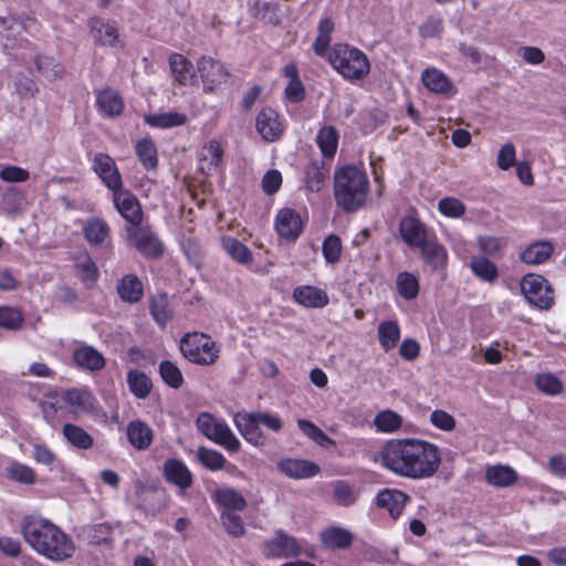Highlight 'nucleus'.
<instances>
[{
  "label": "nucleus",
  "mask_w": 566,
  "mask_h": 566,
  "mask_svg": "<svg viewBox=\"0 0 566 566\" xmlns=\"http://www.w3.org/2000/svg\"><path fill=\"white\" fill-rule=\"evenodd\" d=\"M379 457L389 472L411 480L432 478L441 464L439 448L418 438L390 439L381 447Z\"/></svg>",
  "instance_id": "obj_1"
},
{
  "label": "nucleus",
  "mask_w": 566,
  "mask_h": 566,
  "mask_svg": "<svg viewBox=\"0 0 566 566\" xmlns=\"http://www.w3.org/2000/svg\"><path fill=\"white\" fill-rule=\"evenodd\" d=\"M24 541L39 554L55 562L67 558L71 545L67 535L51 521L28 515L21 524Z\"/></svg>",
  "instance_id": "obj_2"
},
{
  "label": "nucleus",
  "mask_w": 566,
  "mask_h": 566,
  "mask_svg": "<svg viewBox=\"0 0 566 566\" xmlns=\"http://www.w3.org/2000/svg\"><path fill=\"white\" fill-rule=\"evenodd\" d=\"M368 193V179L355 166H346L335 174L334 196L338 207L346 212L361 208Z\"/></svg>",
  "instance_id": "obj_3"
},
{
  "label": "nucleus",
  "mask_w": 566,
  "mask_h": 566,
  "mask_svg": "<svg viewBox=\"0 0 566 566\" xmlns=\"http://www.w3.org/2000/svg\"><path fill=\"white\" fill-rule=\"evenodd\" d=\"M333 67L347 80H360L370 70L364 52L347 44H337L329 54Z\"/></svg>",
  "instance_id": "obj_4"
},
{
  "label": "nucleus",
  "mask_w": 566,
  "mask_h": 566,
  "mask_svg": "<svg viewBox=\"0 0 566 566\" xmlns=\"http://www.w3.org/2000/svg\"><path fill=\"white\" fill-rule=\"evenodd\" d=\"M234 423L242 437L256 447L265 444L261 424L274 432H279L283 426L277 416L268 412H238L234 416Z\"/></svg>",
  "instance_id": "obj_5"
},
{
  "label": "nucleus",
  "mask_w": 566,
  "mask_h": 566,
  "mask_svg": "<svg viewBox=\"0 0 566 566\" xmlns=\"http://www.w3.org/2000/svg\"><path fill=\"white\" fill-rule=\"evenodd\" d=\"M180 350L185 358L198 365H211L219 357V348L210 336L203 333H187L180 340Z\"/></svg>",
  "instance_id": "obj_6"
},
{
  "label": "nucleus",
  "mask_w": 566,
  "mask_h": 566,
  "mask_svg": "<svg viewBox=\"0 0 566 566\" xmlns=\"http://www.w3.org/2000/svg\"><path fill=\"white\" fill-rule=\"evenodd\" d=\"M197 429L209 440L224 447L230 452H237L240 441L229 426L209 412H201L196 420Z\"/></svg>",
  "instance_id": "obj_7"
},
{
  "label": "nucleus",
  "mask_w": 566,
  "mask_h": 566,
  "mask_svg": "<svg viewBox=\"0 0 566 566\" xmlns=\"http://www.w3.org/2000/svg\"><path fill=\"white\" fill-rule=\"evenodd\" d=\"M521 291L527 302L539 310H549L554 305V290L542 275H524L521 281Z\"/></svg>",
  "instance_id": "obj_8"
},
{
  "label": "nucleus",
  "mask_w": 566,
  "mask_h": 566,
  "mask_svg": "<svg viewBox=\"0 0 566 566\" xmlns=\"http://www.w3.org/2000/svg\"><path fill=\"white\" fill-rule=\"evenodd\" d=\"M90 35L96 44L109 48H123L118 24L114 20L92 17L87 21Z\"/></svg>",
  "instance_id": "obj_9"
},
{
  "label": "nucleus",
  "mask_w": 566,
  "mask_h": 566,
  "mask_svg": "<svg viewBox=\"0 0 566 566\" xmlns=\"http://www.w3.org/2000/svg\"><path fill=\"white\" fill-rule=\"evenodd\" d=\"M197 72L199 73L206 92H213L230 77V73L223 64L209 56H202L197 62Z\"/></svg>",
  "instance_id": "obj_10"
},
{
  "label": "nucleus",
  "mask_w": 566,
  "mask_h": 566,
  "mask_svg": "<svg viewBox=\"0 0 566 566\" xmlns=\"http://www.w3.org/2000/svg\"><path fill=\"white\" fill-rule=\"evenodd\" d=\"M127 234L134 247L147 258H158L164 252L163 243L148 228H128Z\"/></svg>",
  "instance_id": "obj_11"
},
{
  "label": "nucleus",
  "mask_w": 566,
  "mask_h": 566,
  "mask_svg": "<svg viewBox=\"0 0 566 566\" xmlns=\"http://www.w3.org/2000/svg\"><path fill=\"white\" fill-rule=\"evenodd\" d=\"M113 200L117 211L135 228L143 221V211L136 196L123 188L113 192Z\"/></svg>",
  "instance_id": "obj_12"
},
{
  "label": "nucleus",
  "mask_w": 566,
  "mask_h": 566,
  "mask_svg": "<svg viewBox=\"0 0 566 566\" xmlns=\"http://www.w3.org/2000/svg\"><path fill=\"white\" fill-rule=\"evenodd\" d=\"M71 391H65L63 396L57 394H49L41 402L44 418L55 426L62 419H65L70 412Z\"/></svg>",
  "instance_id": "obj_13"
},
{
  "label": "nucleus",
  "mask_w": 566,
  "mask_h": 566,
  "mask_svg": "<svg viewBox=\"0 0 566 566\" xmlns=\"http://www.w3.org/2000/svg\"><path fill=\"white\" fill-rule=\"evenodd\" d=\"M301 547L295 537L287 535L282 530L265 544V556L268 557H292L300 554Z\"/></svg>",
  "instance_id": "obj_14"
},
{
  "label": "nucleus",
  "mask_w": 566,
  "mask_h": 566,
  "mask_svg": "<svg viewBox=\"0 0 566 566\" xmlns=\"http://www.w3.org/2000/svg\"><path fill=\"white\" fill-rule=\"evenodd\" d=\"M73 363L85 371L97 373L104 369L106 359L95 347L82 344L73 349Z\"/></svg>",
  "instance_id": "obj_15"
},
{
  "label": "nucleus",
  "mask_w": 566,
  "mask_h": 566,
  "mask_svg": "<svg viewBox=\"0 0 566 566\" xmlns=\"http://www.w3.org/2000/svg\"><path fill=\"white\" fill-rule=\"evenodd\" d=\"M94 169L104 185L113 192L123 187L120 174L112 157L106 154H97L94 159Z\"/></svg>",
  "instance_id": "obj_16"
},
{
  "label": "nucleus",
  "mask_w": 566,
  "mask_h": 566,
  "mask_svg": "<svg viewBox=\"0 0 566 566\" xmlns=\"http://www.w3.org/2000/svg\"><path fill=\"white\" fill-rule=\"evenodd\" d=\"M163 474L167 482L186 490L193 483V476L187 465L179 459H168L163 465Z\"/></svg>",
  "instance_id": "obj_17"
},
{
  "label": "nucleus",
  "mask_w": 566,
  "mask_h": 566,
  "mask_svg": "<svg viewBox=\"0 0 566 566\" xmlns=\"http://www.w3.org/2000/svg\"><path fill=\"white\" fill-rule=\"evenodd\" d=\"M280 472L295 480L308 479L319 473V467L308 460L284 459L277 463Z\"/></svg>",
  "instance_id": "obj_18"
},
{
  "label": "nucleus",
  "mask_w": 566,
  "mask_h": 566,
  "mask_svg": "<svg viewBox=\"0 0 566 566\" xmlns=\"http://www.w3.org/2000/svg\"><path fill=\"white\" fill-rule=\"evenodd\" d=\"M410 501V496L405 492L396 489H384L376 499V504L380 509L389 512L392 518H398L406 504Z\"/></svg>",
  "instance_id": "obj_19"
},
{
  "label": "nucleus",
  "mask_w": 566,
  "mask_h": 566,
  "mask_svg": "<svg viewBox=\"0 0 566 566\" xmlns=\"http://www.w3.org/2000/svg\"><path fill=\"white\" fill-rule=\"evenodd\" d=\"M399 233L409 247L419 248L428 240L426 226L413 217H405L400 220Z\"/></svg>",
  "instance_id": "obj_20"
},
{
  "label": "nucleus",
  "mask_w": 566,
  "mask_h": 566,
  "mask_svg": "<svg viewBox=\"0 0 566 566\" xmlns=\"http://www.w3.org/2000/svg\"><path fill=\"white\" fill-rule=\"evenodd\" d=\"M256 130L261 137L268 142L276 140L282 134V126L279 122L277 113L270 108H263L255 122Z\"/></svg>",
  "instance_id": "obj_21"
},
{
  "label": "nucleus",
  "mask_w": 566,
  "mask_h": 566,
  "mask_svg": "<svg viewBox=\"0 0 566 566\" xmlns=\"http://www.w3.org/2000/svg\"><path fill=\"white\" fill-rule=\"evenodd\" d=\"M421 81L429 91L437 94L450 96L457 92L451 80L442 71L434 67L424 70Z\"/></svg>",
  "instance_id": "obj_22"
},
{
  "label": "nucleus",
  "mask_w": 566,
  "mask_h": 566,
  "mask_svg": "<svg viewBox=\"0 0 566 566\" xmlns=\"http://www.w3.org/2000/svg\"><path fill=\"white\" fill-rule=\"evenodd\" d=\"M126 436L133 448L144 451L151 446L154 432L146 422L142 420H133L127 424Z\"/></svg>",
  "instance_id": "obj_23"
},
{
  "label": "nucleus",
  "mask_w": 566,
  "mask_h": 566,
  "mask_svg": "<svg viewBox=\"0 0 566 566\" xmlns=\"http://www.w3.org/2000/svg\"><path fill=\"white\" fill-rule=\"evenodd\" d=\"M275 229L280 237L294 240L302 232L301 218L292 209H282L277 213Z\"/></svg>",
  "instance_id": "obj_24"
},
{
  "label": "nucleus",
  "mask_w": 566,
  "mask_h": 566,
  "mask_svg": "<svg viewBox=\"0 0 566 566\" xmlns=\"http://www.w3.org/2000/svg\"><path fill=\"white\" fill-rule=\"evenodd\" d=\"M293 298L302 306L314 308H322L326 306L329 301L325 291L311 285L296 287L293 292Z\"/></svg>",
  "instance_id": "obj_25"
},
{
  "label": "nucleus",
  "mask_w": 566,
  "mask_h": 566,
  "mask_svg": "<svg viewBox=\"0 0 566 566\" xmlns=\"http://www.w3.org/2000/svg\"><path fill=\"white\" fill-rule=\"evenodd\" d=\"M75 274L77 279L86 286L92 287L99 276L98 268L86 251H82L74 259Z\"/></svg>",
  "instance_id": "obj_26"
},
{
  "label": "nucleus",
  "mask_w": 566,
  "mask_h": 566,
  "mask_svg": "<svg viewBox=\"0 0 566 566\" xmlns=\"http://www.w3.org/2000/svg\"><path fill=\"white\" fill-rule=\"evenodd\" d=\"M554 245L549 241H536L526 247L520 254V260L528 265L545 263L553 254Z\"/></svg>",
  "instance_id": "obj_27"
},
{
  "label": "nucleus",
  "mask_w": 566,
  "mask_h": 566,
  "mask_svg": "<svg viewBox=\"0 0 566 566\" xmlns=\"http://www.w3.org/2000/svg\"><path fill=\"white\" fill-rule=\"evenodd\" d=\"M424 262L433 270L444 269L448 262V252L443 245L436 240H427L419 247Z\"/></svg>",
  "instance_id": "obj_28"
},
{
  "label": "nucleus",
  "mask_w": 566,
  "mask_h": 566,
  "mask_svg": "<svg viewBox=\"0 0 566 566\" xmlns=\"http://www.w3.org/2000/svg\"><path fill=\"white\" fill-rule=\"evenodd\" d=\"M223 156V149L217 140H210L203 146L199 154V168L206 174L210 175L217 170Z\"/></svg>",
  "instance_id": "obj_29"
},
{
  "label": "nucleus",
  "mask_w": 566,
  "mask_h": 566,
  "mask_svg": "<svg viewBox=\"0 0 566 566\" xmlns=\"http://www.w3.org/2000/svg\"><path fill=\"white\" fill-rule=\"evenodd\" d=\"M170 71L175 80L181 85L195 83L196 73L192 63L184 55L174 53L169 57Z\"/></svg>",
  "instance_id": "obj_30"
},
{
  "label": "nucleus",
  "mask_w": 566,
  "mask_h": 566,
  "mask_svg": "<svg viewBox=\"0 0 566 566\" xmlns=\"http://www.w3.org/2000/svg\"><path fill=\"white\" fill-rule=\"evenodd\" d=\"M96 102L101 112L107 116H117L124 109L120 94L113 88L101 90L96 95Z\"/></svg>",
  "instance_id": "obj_31"
},
{
  "label": "nucleus",
  "mask_w": 566,
  "mask_h": 566,
  "mask_svg": "<svg viewBox=\"0 0 566 566\" xmlns=\"http://www.w3.org/2000/svg\"><path fill=\"white\" fill-rule=\"evenodd\" d=\"M116 289L120 300L127 303L139 302L144 294L142 281L133 274L124 275Z\"/></svg>",
  "instance_id": "obj_32"
},
{
  "label": "nucleus",
  "mask_w": 566,
  "mask_h": 566,
  "mask_svg": "<svg viewBox=\"0 0 566 566\" xmlns=\"http://www.w3.org/2000/svg\"><path fill=\"white\" fill-rule=\"evenodd\" d=\"M83 233L90 244L102 245L109 235V227L103 219L92 217L84 222Z\"/></svg>",
  "instance_id": "obj_33"
},
{
  "label": "nucleus",
  "mask_w": 566,
  "mask_h": 566,
  "mask_svg": "<svg viewBox=\"0 0 566 566\" xmlns=\"http://www.w3.org/2000/svg\"><path fill=\"white\" fill-rule=\"evenodd\" d=\"M149 310L154 321L161 327L166 326L174 317V310L168 295L165 293L151 297Z\"/></svg>",
  "instance_id": "obj_34"
},
{
  "label": "nucleus",
  "mask_w": 566,
  "mask_h": 566,
  "mask_svg": "<svg viewBox=\"0 0 566 566\" xmlns=\"http://www.w3.org/2000/svg\"><path fill=\"white\" fill-rule=\"evenodd\" d=\"M485 480L496 488H507L517 481V473L509 465H492L485 471Z\"/></svg>",
  "instance_id": "obj_35"
},
{
  "label": "nucleus",
  "mask_w": 566,
  "mask_h": 566,
  "mask_svg": "<svg viewBox=\"0 0 566 566\" xmlns=\"http://www.w3.org/2000/svg\"><path fill=\"white\" fill-rule=\"evenodd\" d=\"M323 544L332 549H346L353 543V535L349 531L332 526L321 533Z\"/></svg>",
  "instance_id": "obj_36"
},
{
  "label": "nucleus",
  "mask_w": 566,
  "mask_h": 566,
  "mask_svg": "<svg viewBox=\"0 0 566 566\" xmlns=\"http://www.w3.org/2000/svg\"><path fill=\"white\" fill-rule=\"evenodd\" d=\"M470 269L478 279L488 283H494L500 276L496 264L485 256L473 258Z\"/></svg>",
  "instance_id": "obj_37"
},
{
  "label": "nucleus",
  "mask_w": 566,
  "mask_h": 566,
  "mask_svg": "<svg viewBox=\"0 0 566 566\" xmlns=\"http://www.w3.org/2000/svg\"><path fill=\"white\" fill-rule=\"evenodd\" d=\"M214 500L223 506V511H243L247 507L245 499L235 490L230 488L219 489L214 492Z\"/></svg>",
  "instance_id": "obj_38"
},
{
  "label": "nucleus",
  "mask_w": 566,
  "mask_h": 566,
  "mask_svg": "<svg viewBox=\"0 0 566 566\" xmlns=\"http://www.w3.org/2000/svg\"><path fill=\"white\" fill-rule=\"evenodd\" d=\"M98 402L87 389H73V415L96 413Z\"/></svg>",
  "instance_id": "obj_39"
},
{
  "label": "nucleus",
  "mask_w": 566,
  "mask_h": 566,
  "mask_svg": "<svg viewBox=\"0 0 566 566\" xmlns=\"http://www.w3.org/2000/svg\"><path fill=\"white\" fill-rule=\"evenodd\" d=\"M400 339V328L396 321H382L378 326V340L385 352L395 348Z\"/></svg>",
  "instance_id": "obj_40"
},
{
  "label": "nucleus",
  "mask_w": 566,
  "mask_h": 566,
  "mask_svg": "<svg viewBox=\"0 0 566 566\" xmlns=\"http://www.w3.org/2000/svg\"><path fill=\"white\" fill-rule=\"evenodd\" d=\"M145 122L153 127L171 128L184 125L187 122V116L177 112L150 114L145 116Z\"/></svg>",
  "instance_id": "obj_41"
},
{
  "label": "nucleus",
  "mask_w": 566,
  "mask_h": 566,
  "mask_svg": "<svg viewBox=\"0 0 566 566\" xmlns=\"http://www.w3.org/2000/svg\"><path fill=\"white\" fill-rule=\"evenodd\" d=\"M112 536V527L107 524L101 523L95 525H88L83 528L80 538H83L91 545H101L109 542Z\"/></svg>",
  "instance_id": "obj_42"
},
{
  "label": "nucleus",
  "mask_w": 566,
  "mask_h": 566,
  "mask_svg": "<svg viewBox=\"0 0 566 566\" xmlns=\"http://www.w3.org/2000/svg\"><path fill=\"white\" fill-rule=\"evenodd\" d=\"M223 250L237 262L249 264L252 261V252L239 240L226 237L222 238Z\"/></svg>",
  "instance_id": "obj_43"
},
{
  "label": "nucleus",
  "mask_w": 566,
  "mask_h": 566,
  "mask_svg": "<svg viewBox=\"0 0 566 566\" xmlns=\"http://www.w3.org/2000/svg\"><path fill=\"white\" fill-rule=\"evenodd\" d=\"M374 424L378 431L391 433L398 431L402 427V418L397 412L387 409L375 416Z\"/></svg>",
  "instance_id": "obj_44"
},
{
  "label": "nucleus",
  "mask_w": 566,
  "mask_h": 566,
  "mask_svg": "<svg viewBox=\"0 0 566 566\" xmlns=\"http://www.w3.org/2000/svg\"><path fill=\"white\" fill-rule=\"evenodd\" d=\"M328 170L317 161L311 163L305 170V184L310 191L318 192L324 186Z\"/></svg>",
  "instance_id": "obj_45"
},
{
  "label": "nucleus",
  "mask_w": 566,
  "mask_h": 566,
  "mask_svg": "<svg viewBox=\"0 0 566 566\" xmlns=\"http://www.w3.org/2000/svg\"><path fill=\"white\" fill-rule=\"evenodd\" d=\"M127 384L130 391L139 399L146 398L150 394L153 387L150 379L146 374L139 370L128 371Z\"/></svg>",
  "instance_id": "obj_46"
},
{
  "label": "nucleus",
  "mask_w": 566,
  "mask_h": 566,
  "mask_svg": "<svg viewBox=\"0 0 566 566\" xmlns=\"http://www.w3.org/2000/svg\"><path fill=\"white\" fill-rule=\"evenodd\" d=\"M397 291L407 301L416 298L419 294V281L410 272H401L396 280Z\"/></svg>",
  "instance_id": "obj_47"
},
{
  "label": "nucleus",
  "mask_w": 566,
  "mask_h": 566,
  "mask_svg": "<svg viewBox=\"0 0 566 566\" xmlns=\"http://www.w3.org/2000/svg\"><path fill=\"white\" fill-rule=\"evenodd\" d=\"M316 142L325 157H333L338 145V133L333 126H325L319 129Z\"/></svg>",
  "instance_id": "obj_48"
},
{
  "label": "nucleus",
  "mask_w": 566,
  "mask_h": 566,
  "mask_svg": "<svg viewBox=\"0 0 566 566\" xmlns=\"http://www.w3.org/2000/svg\"><path fill=\"white\" fill-rule=\"evenodd\" d=\"M297 426L306 437L316 442L318 446L328 448L335 444V441L332 440L323 430H321L312 421L298 419Z\"/></svg>",
  "instance_id": "obj_49"
},
{
  "label": "nucleus",
  "mask_w": 566,
  "mask_h": 566,
  "mask_svg": "<svg viewBox=\"0 0 566 566\" xmlns=\"http://www.w3.org/2000/svg\"><path fill=\"white\" fill-rule=\"evenodd\" d=\"M7 474L10 480L27 485L34 484L36 480L35 472L32 468L17 461L9 464Z\"/></svg>",
  "instance_id": "obj_50"
},
{
  "label": "nucleus",
  "mask_w": 566,
  "mask_h": 566,
  "mask_svg": "<svg viewBox=\"0 0 566 566\" xmlns=\"http://www.w3.org/2000/svg\"><path fill=\"white\" fill-rule=\"evenodd\" d=\"M197 459L205 468L211 471L221 470L227 462L222 453L206 447L198 448Z\"/></svg>",
  "instance_id": "obj_51"
},
{
  "label": "nucleus",
  "mask_w": 566,
  "mask_h": 566,
  "mask_svg": "<svg viewBox=\"0 0 566 566\" xmlns=\"http://www.w3.org/2000/svg\"><path fill=\"white\" fill-rule=\"evenodd\" d=\"M358 493L346 482L337 481L333 485V500L337 505L350 506L357 501Z\"/></svg>",
  "instance_id": "obj_52"
},
{
  "label": "nucleus",
  "mask_w": 566,
  "mask_h": 566,
  "mask_svg": "<svg viewBox=\"0 0 566 566\" xmlns=\"http://www.w3.org/2000/svg\"><path fill=\"white\" fill-rule=\"evenodd\" d=\"M136 154L146 169H155L157 167V149L150 140L143 139L138 142Z\"/></svg>",
  "instance_id": "obj_53"
},
{
  "label": "nucleus",
  "mask_w": 566,
  "mask_h": 566,
  "mask_svg": "<svg viewBox=\"0 0 566 566\" xmlns=\"http://www.w3.org/2000/svg\"><path fill=\"white\" fill-rule=\"evenodd\" d=\"M159 373L163 380L172 388H180L184 384V377L180 369L171 361L165 360L159 365Z\"/></svg>",
  "instance_id": "obj_54"
},
{
  "label": "nucleus",
  "mask_w": 566,
  "mask_h": 566,
  "mask_svg": "<svg viewBox=\"0 0 566 566\" xmlns=\"http://www.w3.org/2000/svg\"><path fill=\"white\" fill-rule=\"evenodd\" d=\"M220 521L227 533L233 537H241L245 533V526L242 518L234 512L222 511Z\"/></svg>",
  "instance_id": "obj_55"
},
{
  "label": "nucleus",
  "mask_w": 566,
  "mask_h": 566,
  "mask_svg": "<svg viewBox=\"0 0 566 566\" xmlns=\"http://www.w3.org/2000/svg\"><path fill=\"white\" fill-rule=\"evenodd\" d=\"M438 210L448 218H461L464 216L467 207L454 197H446L438 202Z\"/></svg>",
  "instance_id": "obj_56"
},
{
  "label": "nucleus",
  "mask_w": 566,
  "mask_h": 566,
  "mask_svg": "<svg viewBox=\"0 0 566 566\" xmlns=\"http://www.w3.org/2000/svg\"><path fill=\"white\" fill-rule=\"evenodd\" d=\"M23 324L22 313L9 306L0 307V327L6 329H19Z\"/></svg>",
  "instance_id": "obj_57"
},
{
  "label": "nucleus",
  "mask_w": 566,
  "mask_h": 566,
  "mask_svg": "<svg viewBox=\"0 0 566 566\" xmlns=\"http://www.w3.org/2000/svg\"><path fill=\"white\" fill-rule=\"evenodd\" d=\"M537 389L546 395H558L563 390L562 381L553 374H539L536 376Z\"/></svg>",
  "instance_id": "obj_58"
},
{
  "label": "nucleus",
  "mask_w": 566,
  "mask_h": 566,
  "mask_svg": "<svg viewBox=\"0 0 566 566\" xmlns=\"http://www.w3.org/2000/svg\"><path fill=\"white\" fill-rule=\"evenodd\" d=\"M254 15L259 20L276 25L279 23V15L276 13V4L266 1H258L254 4Z\"/></svg>",
  "instance_id": "obj_59"
},
{
  "label": "nucleus",
  "mask_w": 566,
  "mask_h": 566,
  "mask_svg": "<svg viewBox=\"0 0 566 566\" xmlns=\"http://www.w3.org/2000/svg\"><path fill=\"white\" fill-rule=\"evenodd\" d=\"M323 254L328 263H336L340 259L342 242L337 235L331 234L323 242Z\"/></svg>",
  "instance_id": "obj_60"
},
{
  "label": "nucleus",
  "mask_w": 566,
  "mask_h": 566,
  "mask_svg": "<svg viewBox=\"0 0 566 566\" xmlns=\"http://www.w3.org/2000/svg\"><path fill=\"white\" fill-rule=\"evenodd\" d=\"M36 69L40 73H42L46 78L53 80L59 77L62 74V67L59 63L52 57L49 56H39L35 60Z\"/></svg>",
  "instance_id": "obj_61"
},
{
  "label": "nucleus",
  "mask_w": 566,
  "mask_h": 566,
  "mask_svg": "<svg viewBox=\"0 0 566 566\" xmlns=\"http://www.w3.org/2000/svg\"><path fill=\"white\" fill-rule=\"evenodd\" d=\"M281 185L282 175L279 170H269L262 178V189L269 196L276 193Z\"/></svg>",
  "instance_id": "obj_62"
},
{
  "label": "nucleus",
  "mask_w": 566,
  "mask_h": 566,
  "mask_svg": "<svg viewBox=\"0 0 566 566\" xmlns=\"http://www.w3.org/2000/svg\"><path fill=\"white\" fill-rule=\"evenodd\" d=\"M515 146L512 143L504 144L497 154V166L502 170H507L515 165Z\"/></svg>",
  "instance_id": "obj_63"
},
{
  "label": "nucleus",
  "mask_w": 566,
  "mask_h": 566,
  "mask_svg": "<svg viewBox=\"0 0 566 566\" xmlns=\"http://www.w3.org/2000/svg\"><path fill=\"white\" fill-rule=\"evenodd\" d=\"M478 245L484 254L495 255L503 249L504 243L500 238L485 235L478 239Z\"/></svg>",
  "instance_id": "obj_64"
}]
</instances>
